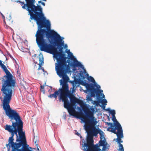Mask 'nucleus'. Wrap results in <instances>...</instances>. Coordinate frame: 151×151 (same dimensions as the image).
<instances>
[{"mask_svg":"<svg viewBox=\"0 0 151 151\" xmlns=\"http://www.w3.org/2000/svg\"><path fill=\"white\" fill-rule=\"evenodd\" d=\"M37 147V150H38V151H40V150H39V148L38 147V146Z\"/></svg>","mask_w":151,"mask_h":151,"instance_id":"2f4dec72","label":"nucleus"},{"mask_svg":"<svg viewBox=\"0 0 151 151\" xmlns=\"http://www.w3.org/2000/svg\"><path fill=\"white\" fill-rule=\"evenodd\" d=\"M112 120L115 123L114 125L120 124L116 119L115 115L112 116Z\"/></svg>","mask_w":151,"mask_h":151,"instance_id":"a211bd4d","label":"nucleus"},{"mask_svg":"<svg viewBox=\"0 0 151 151\" xmlns=\"http://www.w3.org/2000/svg\"><path fill=\"white\" fill-rule=\"evenodd\" d=\"M118 151H124V148L122 144L119 145Z\"/></svg>","mask_w":151,"mask_h":151,"instance_id":"412c9836","label":"nucleus"},{"mask_svg":"<svg viewBox=\"0 0 151 151\" xmlns=\"http://www.w3.org/2000/svg\"><path fill=\"white\" fill-rule=\"evenodd\" d=\"M105 108V106H103V109H104Z\"/></svg>","mask_w":151,"mask_h":151,"instance_id":"72a5a7b5","label":"nucleus"},{"mask_svg":"<svg viewBox=\"0 0 151 151\" xmlns=\"http://www.w3.org/2000/svg\"><path fill=\"white\" fill-rule=\"evenodd\" d=\"M103 97H104V94H103Z\"/></svg>","mask_w":151,"mask_h":151,"instance_id":"f704fd0d","label":"nucleus"},{"mask_svg":"<svg viewBox=\"0 0 151 151\" xmlns=\"http://www.w3.org/2000/svg\"><path fill=\"white\" fill-rule=\"evenodd\" d=\"M84 86H86L87 90L91 92V96L95 97V94L96 93V97L97 99L99 101H95L94 102L96 105L99 104L100 101L101 100V98L99 97V94L97 93L98 91L94 88L93 84H91L85 82Z\"/></svg>","mask_w":151,"mask_h":151,"instance_id":"0eeeda50","label":"nucleus"},{"mask_svg":"<svg viewBox=\"0 0 151 151\" xmlns=\"http://www.w3.org/2000/svg\"><path fill=\"white\" fill-rule=\"evenodd\" d=\"M41 4H42V5L43 6H45V3L44 2H42L41 3Z\"/></svg>","mask_w":151,"mask_h":151,"instance_id":"c756f323","label":"nucleus"},{"mask_svg":"<svg viewBox=\"0 0 151 151\" xmlns=\"http://www.w3.org/2000/svg\"><path fill=\"white\" fill-rule=\"evenodd\" d=\"M83 70V71L81 70L80 71L79 75L80 77L82 79H84L86 78L85 74L86 73V70L84 69V67H81Z\"/></svg>","mask_w":151,"mask_h":151,"instance_id":"2eb2a0df","label":"nucleus"},{"mask_svg":"<svg viewBox=\"0 0 151 151\" xmlns=\"http://www.w3.org/2000/svg\"><path fill=\"white\" fill-rule=\"evenodd\" d=\"M76 117L77 118H78V116H76Z\"/></svg>","mask_w":151,"mask_h":151,"instance_id":"e433bc0d","label":"nucleus"},{"mask_svg":"<svg viewBox=\"0 0 151 151\" xmlns=\"http://www.w3.org/2000/svg\"><path fill=\"white\" fill-rule=\"evenodd\" d=\"M82 121L85 124L84 128L88 136L86 143H84L83 147V151H101L100 146H104L108 145L106 141L103 132L100 129H96L95 127L97 123L96 119L94 117L91 119H88L84 116L82 117Z\"/></svg>","mask_w":151,"mask_h":151,"instance_id":"f03ea898","label":"nucleus"},{"mask_svg":"<svg viewBox=\"0 0 151 151\" xmlns=\"http://www.w3.org/2000/svg\"><path fill=\"white\" fill-rule=\"evenodd\" d=\"M37 25L38 29L35 36L40 50L53 53L57 60L55 65L66 64V58L63 51V38L50 29V22L46 18Z\"/></svg>","mask_w":151,"mask_h":151,"instance_id":"f257e3e1","label":"nucleus"},{"mask_svg":"<svg viewBox=\"0 0 151 151\" xmlns=\"http://www.w3.org/2000/svg\"><path fill=\"white\" fill-rule=\"evenodd\" d=\"M69 56L71 60H73V64L74 67H83V65L79 62L74 57L73 54L70 52L69 54Z\"/></svg>","mask_w":151,"mask_h":151,"instance_id":"f8f14e48","label":"nucleus"},{"mask_svg":"<svg viewBox=\"0 0 151 151\" xmlns=\"http://www.w3.org/2000/svg\"><path fill=\"white\" fill-rule=\"evenodd\" d=\"M106 123L107 124V125L108 126L110 125V127H114V125L112 123L109 122H106Z\"/></svg>","mask_w":151,"mask_h":151,"instance_id":"b1692460","label":"nucleus"},{"mask_svg":"<svg viewBox=\"0 0 151 151\" xmlns=\"http://www.w3.org/2000/svg\"><path fill=\"white\" fill-rule=\"evenodd\" d=\"M41 90L42 92H43L44 93L45 92L44 91V87L43 86H40Z\"/></svg>","mask_w":151,"mask_h":151,"instance_id":"393cba45","label":"nucleus"},{"mask_svg":"<svg viewBox=\"0 0 151 151\" xmlns=\"http://www.w3.org/2000/svg\"><path fill=\"white\" fill-rule=\"evenodd\" d=\"M86 75H87V76H88V74L87 73L86 74Z\"/></svg>","mask_w":151,"mask_h":151,"instance_id":"4c0bfd02","label":"nucleus"},{"mask_svg":"<svg viewBox=\"0 0 151 151\" xmlns=\"http://www.w3.org/2000/svg\"><path fill=\"white\" fill-rule=\"evenodd\" d=\"M12 91L0 93V99L3 104V107L6 115L10 119L12 125L23 123L19 114L15 110L12 109L9 105L12 99Z\"/></svg>","mask_w":151,"mask_h":151,"instance_id":"20e7f679","label":"nucleus"},{"mask_svg":"<svg viewBox=\"0 0 151 151\" xmlns=\"http://www.w3.org/2000/svg\"><path fill=\"white\" fill-rule=\"evenodd\" d=\"M105 110L106 111H109L110 114H111L112 116H114L115 114V111L114 110H111L110 108H107Z\"/></svg>","mask_w":151,"mask_h":151,"instance_id":"f3484780","label":"nucleus"},{"mask_svg":"<svg viewBox=\"0 0 151 151\" xmlns=\"http://www.w3.org/2000/svg\"><path fill=\"white\" fill-rule=\"evenodd\" d=\"M3 64L2 63V61L0 60V65L1 66Z\"/></svg>","mask_w":151,"mask_h":151,"instance_id":"c85d7f7f","label":"nucleus"},{"mask_svg":"<svg viewBox=\"0 0 151 151\" xmlns=\"http://www.w3.org/2000/svg\"><path fill=\"white\" fill-rule=\"evenodd\" d=\"M88 80L89 81H91L93 83H95V81L94 79L91 76H90L89 77Z\"/></svg>","mask_w":151,"mask_h":151,"instance_id":"5701e85b","label":"nucleus"},{"mask_svg":"<svg viewBox=\"0 0 151 151\" xmlns=\"http://www.w3.org/2000/svg\"><path fill=\"white\" fill-rule=\"evenodd\" d=\"M23 123L21 124L20 127V132H19V137L18 138H16V142H19L21 145L24 144L26 143V139L25 136V133L23 132Z\"/></svg>","mask_w":151,"mask_h":151,"instance_id":"1a4fd4ad","label":"nucleus"},{"mask_svg":"<svg viewBox=\"0 0 151 151\" xmlns=\"http://www.w3.org/2000/svg\"><path fill=\"white\" fill-rule=\"evenodd\" d=\"M1 66L6 75L3 76L1 80L2 86L0 93L12 91V89H13L15 86L16 81L13 79V76L4 65L3 64Z\"/></svg>","mask_w":151,"mask_h":151,"instance_id":"423d86ee","label":"nucleus"},{"mask_svg":"<svg viewBox=\"0 0 151 151\" xmlns=\"http://www.w3.org/2000/svg\"><path fill=\"white\" fill-rule=\"evenodd\" d=\"M42 72H38L37 73L38 76H40L42 74Z\"/></svg>","mask_w":151,"mask_h":151,"instance_id":"bb28decb","label":"nucleus"},{"mask_svg":"<svg viewBox=\"0 0 151 151\" xmlns=\"http://www.w3.org/2000/svg\"><path fill=\"white\" fill-rule=\"evenodd\" d=\"M42 2L41 1H38V3L39 4V3H42Z\"/></svg>","mask_w":151,"mask_h":151,"instance_id":"473e14b6","label":"nucleus"},{"mask_svg":"<svg viewBox=\"0 0 151 151\" xmlns=\"http://www.w3.org/2000/svg\"><path fill=\"white\" fill-rule=\"evenodd\" d=\"M114 125L115 126V128L110 127L108 128V130L112 132L117 135V134H119V130H122V131H123V130L120 124H118V125Z\"/></svg>","mask_w":151,"mask_h":151,"instance_id":"9b49d317","label":"nucleus"},{"mask_svg":"<svg viewBox=\"0 0 151 151\" xmlns=\"http://www.w3.org/2000/svg\"><path fill=\"white\" fill-rule=\"evenodd\" d=\"M107 101L106 99H103L101 101V103L102 104L103 106L106 105V103Z\"/></svg>","mask_w":151,"mask_h":151,"instance_id":"4be33fe9","label":"nucleus"},{"mask_svg":"<svg viewBox=\"0 0 151 151\" xmlns=\"http://www.w3.org/2000/svg\"><path fill=\"white\" fill-rule=\"evenodd\" d=\"M87 100L88 101H92V99L90 96H88L87 97Z\"/></svg>","mask_w":151,"mask_h":151,"instance_id":"a878e982","label":"nucleus"},{"mask_svg":"<svg viewBox=\"0 0 151 151\" xmlns=\"http://www.w3.org/2000/svg\"><path fill=\"white\" fill-rule=\"evenodd\" d=\"M50 88H51L50 89H51V90L52 89V87H50Z\"/></svg>","mask_w":151,"mask_h":151,"instance_id":"c9c22d12","label":"nucleus"},{"mask_svg":"<svg viewBox=\"0 0 151 151\" xmlns=\"http://www.w3.org/2000/svg\"><path fill=\"white\" fill-rule=\"evenodd\" d=\"M37 58L39 60V63L38 64L37 62H34V63H35V64H37L39 65V67L37 69V70H39L42 68L41 67L42 65H43L44 64V59L42 56H40L39 57Z\"/></svg>","mask_w":151,"mask_h":151,"instance_id":"ddd939ff","label":"nucleus"},{"mask_svg":"<svg viewBox=\"0 0 151 151\" xmlns=\"http://www.w3.org/2000/svg\"><path fill=\"white\" fill-rule=\"evenodd\" d=\"M109 144L104 145L103 147L102 150L101 151H109Z\"/></svg>","mask_w":151,"mask_h":151,"instance_id":"dca6fc26","label":"nucleus"},{"mask_svg":"<svg viewBox=\"0 0 151 151\" xmlns=\"http://www.w3.org/2000/svg\"><path fill=\"white\" fill-rule=\"evenodd\" d=\"M70 92L68 90L67 92H63L59 93V100H61L64 102V106L65 108L67 109L70 115L76 116L75 114L78 115L80 113L76 112L73 106L76 103H77L82 108L83 111L85 113L86 116L88 119H91L94 117L93 116L92 112L88 108L87 105L79 99L76 98L75 96L71 95L69 97L70 99V103L69 102L68 99V97L70 95ZM84 116L83 115L81 117V119L82 120V117Z\"/></svg>","mask_w":151,"mask_h":151,"instance_id":"7ed1b4c3","label":"nucleus"},{"mask_svg":"<svg viewBox=\"0 0 151 151\" xmlns=\"http://www.w3.org/2000/svg\"><path fill=\"white\" fill-rule=\"evenodd\" d=\"M66 64L55 65V68L57 74L60 77H62L63 80H60V84L62 85V88L55 91L53 94H50L48 97L50 98H54L56 99L60 93L63 92H67L69 90L68 82L69 79L66 74L67 71Z\"/></svg>","mask_w":151,"mask_h":151,"instance_id":"39448f33","label":"nucleus"},{"mask_svg":"<svg viewBox=\"0 0 151 151\" xmlns=\"http://www.w3.org/2000/svg\"><path fill=\"white\" fill-rule=\"evenodd\" d=\"M34 140L35 141V144L36 146V147H37L38 146V142L39 141V140L38 138L37 137L35 138V137L34 138Z\"/></svg>","mask_w":151,"mask_h":151,"instance_id":"aec40b11","label":"nucleus"},{"mask_svg":"<svg viewBox=\"0 0 151 151\" xmlns=\"http://www.w3.org/2000/svg\"><path fill=\"white\" fill-rule=\"evenodd\" d=\"M41 69L42 70V71L43 72H45V70H44V69L43 68H42V69Z\"/></svg>","mask_w":151,"mask_h":151,"instance_id":"7c9ffc66","label":"nucleus"},{"mask_svg":"<svg viewBox=\"0 0 151 151\" xmlns=\"http://www.w3.org/2000/svg\"><path fill=\"white\" fill-rule=\"evenodd\" d=\"M21 124L9 125H6L5 126V129L11 134V135L14 137V134L16 136V138H18L17 133L20 132V127Z\"/></svg>","mask_w":151,"mask_h":151,"instance_id":"6e6552de","label":"nucleus"},{"mask_svg":"<svg viewBox=\"0 0 151 151\" xmlns=\"http://www.w3.org/2000/svg\"><path fill=\"white\" fill-rule=\"evenodd\" d=\"M119 134H117V138L116 139L117 140V143L120 145L121 144V143L123 142V141L122 140V138L123 137V131H122L121 130H119Z\"/></svg>","mask_w":151,"mask_h":151,"instance_id":"4468645a","label":"nucleus"},{"mask_svg":"<svg viewBox=\"0 0 151 151\" xmlns=\"http://www.w3.org/2000/svg\"><path fill=\"white\" fill-rule=\"evenodd\" d=\"M96 87L98 89H99L100 88V86L99 85H97L96 86Z\"/></svg>","mask_w":151,"mask_h":151,"instance_id":"cd10ccee","label":"nucleus"},{"mask_svg":"<svg viewBox=\"0 0 151 151\" xmlns=\"http://www.w3.org/2000/svg\"><path fill=\"white\" fill-rule=\"evenodd\" d=\"M13 137L11 135V137L9 138L8 139L9 143L6 145L7 147H11L12 148V151H16L17 147L21 146V145L19 142H14V139Z\"/></svg>","mask_w":151,"mask_h":151,"instance_id":"9d476101","label":"nucleus"},{"mask_svg":"<svg viewBox=\"0 0 151 151\" xmlns=\"http://www.w3.org/2000/svg\"><path fill=\"white\" fill-rule=\"evenodd\" d=\"M17 2H19L21 4V5L22 6V8L24 9H26V7L27 6V4H24V2H22L21 1H17Z\"/></svg>","mask_w":151,"mask_h":151,"instance_id":"6ab92c4d","label":"nucleus"}]
</instances>
